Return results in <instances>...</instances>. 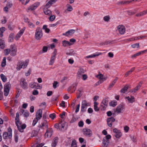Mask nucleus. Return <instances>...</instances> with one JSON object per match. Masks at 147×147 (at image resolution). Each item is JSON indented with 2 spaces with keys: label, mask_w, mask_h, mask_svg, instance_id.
<instances>
[{
  "label": "nucleus",
  "mask_w": 147,
  "mask_h": 147,
  "mask_svg": "<svg viewBox=\"0 0 147 147\" xmlns=\"http://www.w3.org/2000/svg\"><path fill=\"white\" fill-rule=\"evenodd\" d=\"M28 62L29 60L28 59L26 60L24 62L21 61H19L18 62V64L16 67L17 70H20L22 68H26L28 65Z\"/></svg>",
  "instance_id": "nucleus-1"
},
{
  "label": "nucleus",
  "mask_w": 147,
  "mask_h": 147,
  "mask_svg": "<svg viewBox=\"0 0 147 147\" xmlns=\"http://www.w3.org/2000/svg\"><path fill=\"white\" fill-rule=\"evenodd\" d=\"M42 36V33L41 29L39 27L37 28L35 33L36 38L37 40H40Z\"/></svg>",
  "instance_id": "nucleus-2"
},
{
  "label": "nucleus",
  "mask_w": 147,
  "mask_h": 147,
  "mask_svg": "<svg viewBox=\"0 0 147 147\" xmlns=\"http://www.w3.org/2000/svg\"><path fill=\"white\" fill-rule=\"evenodd\" d=\"M111 138V136L110 135H108L103 138L102 144L104 147H107L110 142L109 139Z\"/></svg>",
  "instance_id": "nucleus-3"
},
{
  "label": "nucleus",
  "mask_w": 147,
  "mask_h": 147,
  "mask_svg": "<svg viewBox=\"0 0 147 147\" xmlns=\"http://www.w3.org/2000/svg\"><path fill=\"white\" fill-rule=\"evenodd\" d=\"M11 85L9 82H7L4 86V94L5 96H7L9 94Z\"/></svg>",
  "instance_id": "nucleus-4"
},
{
  "label": "nucleus",
  "mask_w": 147,
  "mask_h": 147,
  "mask_svg": "<svg viewBox=\"0 0 147 147\" xmlns=\"http://www.w3.org/2000/svg\"><path fill=\"white\" fill-rule=\"evenodd\" d=\"M108 103V100L107 99H103L100 104V109L102 110H105L107 106Z\"/></svg>",
  "instance_id": "nucleus-5"
},
{
  "label": "nucleus",
  "mask_w": 147,
  "mask_h": 147,
  "mask_svg": "<svg viewBox=\"0 0 147 147\" xmlns=\"http://www.w3.org/2000/svg\"><path fill=\"white\" fill-rule=\"evenodd\" d=\"M21 122L19 123H16V124L18 127V130L21 132H23L24 129H25L26 127V125L25 124H21Z\"/></svg>",
  "instance_id": "nucleus-6"
},
{
  "label": "nucleus",
  "mask_w": 147,
  "mask_h": 147,
  "mask_svg": "<svg viewBox=\"0 0 147 147\" xmlns=\"http://www.w3.org/2000/svg\"><path fill=\"white\" fill-rule=\"evenodd\" d=\"M57 50L56 49H55L53 53H52V56L49 61V65H52L53 64L56 58V56L57 55Z\"/></svg>",
  "instance_id": "nucleus-7"
},
{
  "label": "nucleus",
  "mask_w": 147,
  "mask_h": 147,
  "mask_svg": "<svg viewBox=\"0 0 147 147\" xmlns=\"http://www.w3.org/2000/svg\"><path fill=\"white\" fill-rule=\"evenodd\" d=\"M125 108L124 105L123 104H121L117 107L116 112L118 113H122L123 112Z\"/></svg>",
  "instance_id": "nucleus-8"
},
{
  "label": "nucleus",
  "mask_w": 147,
  "mask_h": 147,
  "mask_svg": "<svg viewBox=\"0 0 147 147\" xmlns=\"http://www.w3.org/2000/svg\"><path fill=\"white\" fill-rule=\"evenodd\" d=\"M20 84L21 87L24 89L28 88V84L25 79L22 78L20 80Z\"/></svg>",
  "instance_id": "nucleus-9"
},
{
  "label": "nucleus",
  "mask_w": 147,
  "mask_h": 147,
  "mask_svg": "<svg viewBox=\"0 0 147 147\" xmlns=\"http://www.w3.org/2000/svg\"><path fill=\"white\" fill-rule=\"evenodd\" d=\"M11 129L10 128V131H9L8 133L7 132H4L3 134V138L4 139L7 138L10 139L12 137Z\"/></svg>",
  "instance_id": "nucleus-10"
},
{
  "label": "nucleus",
  "mask_w": 147,
  "mask_h": 147,
  "mask_svg": "<svg viewBox=\"0 0 147 147\" xmlns=\"http://www.w3.org/2000/svg\"><path fill=\"white\" fill-rule=\"evenodd\" d=\"M88 105V103L86 100H83L82 103L81 111L82 112L85 111H86L87 106Z\"/></svg>",
  "instance_id": "nucleus-11"
},
{
  "label": "nucleus",
  "mask_w": 147,
  "mask_h": 147,
  "mask_svg": "<svg viewBox=\"0 0 147 147\" xmlns=\"http://www.w3.org/2000/svg\"><path fill=\"white\" fill-rule=\"evenodd\" d=\"M11 49L10 51L11 55L12 56H14L16 55L17 52V49L15 45L13 44L10 46Z\"/></svg>",
  "instance_id": "nucleus-12"
},
{
  "label": "nucleus",
  "mask_w": 147,
  "mask_h": 147,
  "mask_svg": "<svg viewBox=\"0 0 147 147\" xmlns=\"http://www.w3.org/2000/svg\"><path fill=\"white\" fill-rule=\"evenodd\" d=\"M117 30L121 34H123L125 32V28L124 26L119 25L117 27Z\"/></svg>",
  "instance_id": "nucleus-13"
},
{
  "label": "nucleus",
  "mask_w": 147,
  "mask_h": 147,
  "mask_svg": "<svg viewBox=\"0 0 147 147\" xmlns=\"http://www.w3.org/2000/svg\"><path fill=\"white\" fill-rule=\"evenodd\" d=\"M29 86L30 87L35 89H40L42 88L41 86L39 85L38 83L35 82H31L30 83Z\"/></svg>",
  "instance_id": "nucleus-14"
},
{
  "label": "nucleus",
  "mask_w": 147,
  "mask_h": 147,
  "mask_svg": "<svg viewBox=\"0 0 147 147\" xmlns=\"http://www.w3.org/2000/svg\"><path fill=\"white\" fill-rule=\"evenodd\" d=\"M82 131L84 134L85 136L90 137L92 135V132L89 129L84 128L83 129Z\"/></svg>",
  "instance_id": "nucleus-15"
},
{
  "label": "nucleus",
  "mask_w": 147,
  "mask_h": 147,
  "mask_svg": "<svg viewBox=\"0 0 147 147\" xmlns=\"http://www.w3.org/2000/svg\"><path fill=\"white\" fill-rule=\"evenodd\" d=\"M113 131L115 133V136L117 138H119L122 136V133L120 131L116 128L113 129Z\"/></svg>",
  "instance_id": "nucleus-16"
},
{
  "label": "nucleus",
  "mask_w": 147,
  "mask_h": 147,
  "mask_svg": "<svg viewBox=\"0 0 147 147\" xmlns=\"http://www.w3.org/2000/svg\"><path fill=\"white\" fill-rule=\"evenodd\" d=\"M85 71L83 68H80L78 71L77 74V77L78 78H80L82 76L83 74L85 73Z\"/></svg>",
  "instance_id": "nucleus-17"
},
{
  "label": "nucleus",
  "mask_w": 147,
  "mask_h": 147,
  "mask_svg": "<svg viewBox=\"0 0 147 147\" xmlns=\"http://www.w3.org/2000/svg\"><path fill=\"white\" fill-rule=\"evenodd\" d=\"M53 131L51 128L48 129L45 134V136L47 137H50L53 134Z\"/></svg>",
  "instance_id": "nucleus-18"
},
{
  "label": "nucleus",
  "mask_w": 147,
  "mask_h": 147,
  "mask_svg": "<svg viewBox=\"0 0 147 147\" xmlns=\"http://www.w3.org/2000/svg\"><path fill=\"white\" fill-rule=\"evenodd\" d=\"M40 4V3L39 2L35 3L30 6L28 9V10H34L36 9L39 5Z\"/></svg>",
  "instance_id": "nucleus-19"
},
{
  "label": "nucleus",
  "mask_w": 147,
  "mask_h": 147,
  "mask_svg": "<svg viewBox=\"0 0 147 147\" xmlns=\"http://www.w3.org/2000/svg\"><path fill=\"white\" fill-rule=\"evenodd\" d=\"M115 121V119L113 117H111L108 118L107 120L108 125L110 127H111L112 125V123Z\"/></svg>",
  "instance_id": "nucleus-20"
},
{
  "label": "nucleus",
  "mask_w": 147,
  "mask_h": 147,
  "mask_svg": "<svg viewBox=\"0 0 147 147\" xmlns=\"http://www.w3.org/2000/svg\"><path fill=\"white\" fill-rule=\"evenodd\" d=\"M42 111L40 109H39L36 113V118L39 120L42 117Z\"/></svg>",
  "instance_id": "nucleus-21"
},
{
  "label": "nucleus",
  "mask_w": 147,
  "mask_h": 147,
  "mask_svg": "<svg viewBox=\"0 0 147 147\" xmlns=\"http://www.w3.org/2000/svg\"><path fill=\"white\" fill-rule=\"evenodd\" d=\"M25 30V28H23L22 29L20 30V32L16 35L15 39L16 40H18L20 38V36L22 35L24 33V30Z\"/></svg>",
  "instance_id": "nucleus-22"
},
{
  "label": "nucleus",
  "mask_w": 147,
  "mask_h": 147,
  "mask_svg": "<svg viewBox=\"0 0 147 147\" xmlns=\"http://www.w3.org/2000/svg\"><path fill=\"white\" fill-rule=\"evenodd\" d=\"M75 31L74 30L71 29L69 30L68 31L66 32L65 33H63V35L68 36H69L73 34L75 32Z\"/></svg>",
  "instance_id": "nucleus-23"
},
{
  "label": "nucleus",
  "mask_w": 147,
  "mask_h": 147,
  "mask_svg": "<svg viewBox=\"0 0 147 147\" xmlns=\"http://www.w3.org/2000/svg\"><path fill=\"white\" fill-rule=\"evenodd\" d=\"M57 0H51L49 1L46 5L45 7L48 8L51 5L55 3Z\"/></svg>",
  "instance_id": "nucleus-24"
},
{
  "label": "nucleus",
  "mask_w": 147,
  "mask_h": 147,
  "mask_svg": "<svg viewBox=\"0 0 147 147\" xmlns=\"http://www.w3.org/2000/svg\"><path fill=\"white\" fill-rule=\"evenodd\" d=\"M48 125L47 123V121L46 120H44L43 123L39 125V127L43 129V127H45V128H48Z\"/></svg>",
  "instance_id": "nucleus-25"
},
{
  "label": "nucleus",
  "mask_w": 147,
  "mask_h": 147,
  "mask_svg": "<svg viewBox=\"0 0 147 147\" xmlns=\"http://www.w3.org/2000/svg\"><path fill=\"white\" fill-rule=\"evenodd\" d=\"M142 83L140 82L134 88L132 89L131 92H132L135 93L136 91L138 90L140 88L142 85Z\"/></svg>",
  "instance_id": "nucleus-26"
},
{
  "label": "nucleus",
  "mask_w": 147,
  "mask_h": 147,
  "mask_svg": "<svg viewBox=\"0 0 147 147\" xmlns=\"http://www.w3.org/2000/svg\"><path fill=\"white\" fill-rule=\"evenodd\" d=\"M44 12L45 14L48 16H50L52 14V12L48 8L44 7L43 9Z\"/></svg>",
  "instance_id": "nucleus-27"
},
{
  "label": "nucleus",
  "mask_w": 147,
  "mask_h": 147,
  "mask_svg": "<svg viewBox=\"0 0 147 147\" xmlns=\"http://www.w3.org/2000/svg\"><path fill=\"white\" fill-rule=\"evenodd\" d=\"M96 77L101 80L99 81L97 83H99L100 82V83L101 84L103 81V80H102L103 79H104V80H105V78H103V75L101 74H99L98 75H97Z\"/></svg>",
  "instance_id": "nucleus-28"
},
{
  "label": "nucleus",
  "mask_w": 147,
  "mask_h": 147,
  "mask_svg": "<svg viewBox=\"0 0 147 147\" xmlns=\"http://www.w3.org/2000/svg\"><path fill=\"white\" fill-rule=\"evenodd\" d=\"M125 98L127 99L130 103H132L135 101V98L133 96H130L126 97Z\"/></svg>",
  "instance_id": "nucleus-29"
},
{
  "label": "nucleus",
  "mask_w": 147,
  "mask_h": 147,
  "mask_svg": "<svg viewBox=\"0 0 147 147\" xmlns=\"http://www.w3.org/2000/svg\"><path fill=\"white\" fill-rule=\"evenodd\" d=\"M58 140V138L57 137H56L54 139L51 144L52 147H55L56 146L57 144Z\"/></svg>",
  "instance_id": "nucleus-30"
},
{
  "label": "nucleus",
  "mask_w": 147,
  "mask_h": 147,
  "mask_svg": "<svg viewBox=\"0 0 147 147\" xmlns=\"http://www.w3.org/2000/svg\"><path fill=\"white\" fill-rule=\"evenodd\" d=\"M118 79V78L116 77L115 78V79L110 84L108 88L109 90H110L111 89V88L114 86V85Z\"/></svg>",
  "instance_id": "nucleus-31"
},
{
  "label": "nucleus",
  "mask_w": 147,
  "mask_h": 147,
  "mask_svg": "<svg viewBox=\"0 0 147 147\" xmlns=\"http://www.w3.org/2000/svg\"><path fill=\"white\" fill-rule=\"evenodd\" d=\"M66 123L61 122L59 123V125L60 126V130L61 131L64 129V127H65Z\"/></svg>",
  "instance_id": "nucleus-32"
},
{
  "label": "nucleus",
  "mask_w": 147,
  "mask_h": 147,
  "mask_svg": "<svg viewBox=\"0 0 147 147\" xmlns=\"http://www.w3.org/2000/svg\"><path fill=\"white\" fill-rule=\"evenodd\" d=\"M5 47V44L4 41L1 39H0V48L3 49Z\"/></svg>",
  "instance_id": "nucleus-33"
},
{
  "label": "nucleus",
  "mask_w": 147,
  "mask_h": 147,
  "mask_svg": "<svg viewBox=\"0 0 147 147\" xmlns=\"http://www.w3.org/2000/svg\"><path fill=\"white\" fill-rule=\"evenodd\" d=\"M62 43L64 47H66L68 46H70L72 44L69 42L65 40L63 41L62 42Z\"/></svg>",
  "instance_id": "nucleus-34"
},
{
  "label": "nucleus",
  "mask_w": 147,
  "mask_h": 147,
  "mask_svg": "<svg viewBox=\"0 0 147 147\" xmlns=\"http://www.w3.org/2000/svg\"><path fill=\"white\" fill-rule=\"evenodd\" d=\"M21 112L23 114L24 116L25 117H27L29 115V112L26 110L24 111V110H22L21 111Z\"/></svg>",
  "instance_id": "nucleus-35"
},
{
  "label": "nucleus",
  "mask_w": 147,
  "mask_h": 147,
  "mask_svg": "<svg viewBox=\"0 0 147 147\" xmlns=\"http://www.w3.org/2000/svg\"><path fill=\"white\" fill-rule=\"evenodd\" d=\"M146 14H147V9L146 10L144 11H143L137 14L136 16L138 17L141 16Z\"/></svg>",
  "instance_id": "nucleus-36"
},
{
  "label": "nucleus",
  "mask_w": 147,
  "mask_h": 147,
  "mask_svg": "<svg viewBox=\"0 0 147 147\" xmlns=\"http://www.w3.org/2000/svg\"><path fill=\"white\" fill-rule=\"evenodd\" d=\"M101 54V53H98L97 54H92V55H89L88 56H87L86 57L87 58H93V57H95L96 56H98L99 55Z\"/></svg>",
  "instance_id": "nucleus-37"
},
{
  "label": "nucleus",
  "mask_w": 147,
  "mask_h": 147,
  "mask_svg": "<svg viewBox=\"0 0 147 147\" xmlns=\"http://www.w3.org/2000/svg\"><path fill=\"white\" fill-rule=\"evenodd\" d=\"M135 67H134L131 69L130 70L127 72L125 74V77L127 76L128 75L131 74V73L135 70Z\"/></svg>",
  "instance_id": "nucleus-38"
},
{
  "label": "nucleus",
  "mask_w": 147,
  "mask_h": 147,
  "mask_svg": "<svg viewBox=\"0 0 147 147\" xmlns=\"http://www.w3.org/2000/svg\"><path fill=\"white\" fill-rule=\"evenodd\" d=\"M98 103L95 102L94 103V109L96 111H98L99 110V108L97 107Z\"/></svg>",
  "instance_id": "nucleus-39"
},
{
  "label": "nucleus",
  "mask_w": 147,
  "mask_h": 147,
  "mask_svg": "<svg viewBox=\"0 0 147 147\" xmlns=\"http://www.w3.org/2000/svg\"><path fill=\"white\" fill-rule=\"evenodd\" d=\"M128 88V86L127 85H125L121 90L120 92L121 93H124L127 91Z\"/></svg>",
  "instance_id": "nucleus-40"
},
{
  "label": "nucleus",
  "mask_w": 147,
  "mask_h": 147,
  "mask_svg": "<svg viewBox=\"0 0 147 147\" xmlns=\"http://www.w3.org/2000/svg\"><path fill=\"white\" fill-rule=\"evenodd\" d=\"M117 104V102L116 100H113L110 102L109 103V105L110 106L114 107L116 106Z\"/></svg>",
  "instance_id": "nucleus-41"
},
{
  "label": "nucleus",
  "mask_w": 147,
  "mask_h": 147,
  "mask_svg": "<svg viewBox=\"0 0 147 147\" xmlns=\"http://www.w3.org/2000/svg\"><path fill=\"white\" fill-rule=\"evenodd\" d=\"M20 115L18 113H16V116L15 118V123H19L21 122L19 120Z\"/></svg>",
  "instance_id": "nucleus-42"
},
{
  "label": "nucleus",
  "mask_w": 147,
  "mask_h": 147,
  "mask_svg": "<svg viewBox=\"0 0 147 147\" xmlns=\"http://www.w3.org/2000/svg\"><path fill=\"white\" fill-rule=\"evenodd\" d=\"M5 30V28L4 27H2L0 28V37H2L3 36V33Z\"/></svg>",
  "instance_id": "nucleus-43"
},
{
  "label": "nucleus",
  "mask_w": 147,
  "mask_h": 147,
  "mask_svg": "<svg viewBox=\"0 0 147 147\" xmlns=\"http://www.w3.org/2000/svg\"><path fill=\"white\" fill-rule=\"evenodd\" d=\"M0 77L3 82H5L7 80L6 77L3 74H1L0 75Z\"/></svg>",
  "instance_id": "nucleus-44"
},
{
  "label": "nucleus",
  "mask_w": 147,
  "mask_h": 147,
  "mask_svg": "<svg viewBox=\"0 0 147 147\" xmlns=\"http://www.w3.org/2000/svg\"><path fill=\"white\" fill-rule=\"evenodd\" d=\"M14 34L13 33H11L9 35V42H12L13 41V37Z\"/></svg>",
  "instance_id": "nucleus-45"
},
{
  "label": "nucleus",
  "mask_w": 147,
  "mask_h": 147,
  "mask_svg": "<svg viewBox=\"0 0 147 147\" xmlns=\"http://www.w3.org/2000/svg\"><path fill=\"white\" fill-rule=\"evenodd\" d=\"M47 25H44L43 26L42 29L45 30V32H46L49 33L50 31V30L49 28H47Z\"/></svg>",
  "instance_id": "nucleus-46"
},
{
  "label": "nucleus",
  "mask_w": 147,
  "mask_h": 147,
  "mask_svg": "<svg viewBox=\"0 0 147 147\" xmlns=\"http://www.w3.org/2000/svg\"><path fill=\"white\" fill-rule=\"evenodd\" d=\"M6 58L4 57L1 63V66L3 67H4L6 65Z\"/></svg>",
  "instance_id": "nucleus-47"
},
{
  "label": "nucleus",
  "mask_w": 147,
  "mask_h": 147,
  "mask_svg": "<svg viewBox=\"0 0 147 147\" xmlns=\"http://www.w3.org/2000/svg\"><path fill=\"white\" fill-rule=\"evenodd\" d=\"M28 26L30 28H34L35 27V25L30 22H28Z\"/></svg>",
  "instance_id": "nucleus-48"
},
{
  "label": "nucleus",
  "mask_w": 147,
  "mask_h": 147,
  "mask_svg": "<svg viewBox=\"0 0 147 147\" xmlns=\"http://www.w3.org/2000/svg\"><path fill=\"white\" fill-rule=\"evenodd\" d=\"M55 18V16L52 14L50 16V17L49 18V20L50 21H54Z\"/></svg>",
  "instance_id": "nucleus-49"
},
{
  "label": "nucleus",
  "mask_w": 147,
  "mask_h": 147,
  "mask_svg": "<svg viewBox=\"0 0 147 147\" xmlns=\"http://www.w3.org/2000/svg\"><path fill=\"white\" fill-rule=\"evenodd\" d=\"M11 50L9 49H7L4 50V53L6 55H8L10 52Z\"/></svg>",
  "instance_id": "nucleus-50"
},
{
  "label": "nucleus",
  "mask_w": 147,
  "mask_h": 147,
  "mask_svg": "<svg viewBox=\"0 0 147 147\" xmlns=\"http://www.w3.org/2000/svg\"><path fill=\"white\" fill-rule=\"evenodd\" d=\"M141 52H138L136 54H135L131 56V58H136L137 56L140 55L141 54Z\"/></svg>",
  "instance_id": "nucleus-51"
},
{
  "label": "nucleus",
  "mask_w": 147,
  "mask_h": 147,
  "mask_svg": "<svg viewBox=\"0 0 147 147\" xmlns=\"http://www.w3.org/2000/svg\"><path fill=\"white\" fill-rule=\"evenodd\" d=\"M110 19V16H105L103 18V20L105 22H108Z\"/></svg>",
  "instance_id": "nucleus-52"
},
{
  "label": "nucleus",
  "mask_w": 147,
  "mask_h": 147,
  "mask_svg": "<svg viewBox=\"0 0 147 147\" xmlns=\"http://www.w3.org/2000/svg\"><path fill=\"white\" fill-rule=\"evenodd\" d=\"M131 47L133 48H138L139 47V43H136L135 44L132 45H131Z\"/></svg>",
  "instance_id": "nucleus-53"
},
{
  "label": "nucleus",
  "mask_w": 147,
  "mask_h": 147,
  "mask_svg": "<svg viewBox=\"0 0 147 147\" xmlns=\"http://www.w3.org/2000/svg\"><path fill=\"white\" fill-rule=\"evenodd\" d=\"M78 119V118H77L75 117L74 116H73L70 121V123H73L74 122L77 121Z\"/></svg>",
  "instance_id": "nucleus-54"
},
{
  "label": "nucleus",
  "mask_w": 147,
  "mask_h": 147,
  "mask_svg": "<svg viewBox=\"0 0 147 147\" xmlns=\"http://www.w3.org/2000/svg\"><path fill=\"white\" fill-rule=\"evenodd\" d=\"M111 43V42L110 41H105L104 42L102 43H101V44H102V45H108L109 44H110Z\"/></svg>",
  "instance_id": "nucleus-55"
},
{
  "label": "nucleus",
  "mask_w": 147,
  "mask_h": 147,
  "mask_svg": "<svg viewBox=\"0 0 147 147\" xmlns=\"http://www.w3.org/2000/svg\"><path fill=\"white\" fill-rule=\"evenodd\" d=\"M21 92H22L21 90H20V89L18 90V91L17 94L16 96V98H18L19 97Z\"/></svg>",
  "instance_id": "nucleus-56"
},
{
  "label": "nucleus",
  "mask_w": 147,
  "mask_h": 147,
  "mask_svg": "<svg viewBox=\"0 0 147 147\" xmlns=\"http://www.w3.org/2000/svg\"><path fill=\"white\" fill-rule=\"evenodd\" d=\"M49 117L52 119H54L56 117L55 114L54 113L51 114L49 115Z\"/></svg>",
  "instance_id": "nucleus-57"
},
{
  "label": "nucleus",
  "mask_w": 147,
  "mask_h": 147,
  "mask_svg": "<svg viewBox=\"0 0 147 147\" xmlns=\"http://www.w3.org/2000/svg\"><path fill=\"white\" fill-rule=\"evenodd\" d=\"M38 92L36 90H34L32 92V94L35 95H37L38 94Z\"/></svg>",
  "instance_id": "nucleus-58"
},
{
  "label": "nucleus",
  "mask_w": 147,
  "mask_h": 147,
  "mask_svg": "<svg viewBox=\"0 0 147 147\" xmlns=\"http://www.w3.org/2000/svg\"><path fill=\"white\" fill-rule=\"evenodd\" d=\"M58 83L57 81H54L53 84V87L54 88H56L57 85H58Z\"/></svg>",
  "instance_id": "nucleus-59"
},
{
  "label": "nucleus",
  "mask_w": 147,
  "mask_h": 147,
  "mask_svg": "<svg viewBox=\"0 0 147 147\" xmlns=\"http://www.w3.org/2000/svg\"><path fill=\"white\" fill-rule=\"evenodd\" d=\"M39 120L37 119L36 118H35L34 119L33 121V123H32V125L33 126H34L36 125V123L38 122V121Z\"/></svg>",
  "instance_id": "nucleus-60"
},
{
  "label": "nucleus",
  "mask_w": 147,
  "mask_h": 147,
  "mask_svg": "<svg viewBox=\"0 0 147 147\" xmlns=\"http://www.w3.org/2000/svg\"><path fill=\"white\" fill-rule=\"evenodd\" d=\"M46 103L45 102H43L41 103L40 105V106L41 107H43L44 108H45L46 106Z\"/></svg>",
  "instance_id": "nucleus-61"
},
{
  "label": "nucleus",
  "mask_w": 147,
  "mask_h": 147,
  "mask_svg": "<svg viewBox=\"0 0 147 147\" xmlns=\"http://www.w3.org/2000/svg\"><path fill=\"white\" fill-rule=\"evenodd\" d=\"M60 106L63 107H65V103L64 101H62L61 102L60 104Z\"/></svg>",
  "instance_id": "nucleus-62"
},
{
  "label": "nucleus",
  "mask_w": 147,
  "mask_h": 147,
  "mask_svg": "<svg viewBox=\"0 0 147 147\" xmlns=\"http://www.w3.org/2000/svg\"><path fill=\"white\" fill-rule=\"evenodd\" d=\"M82 76V79L84 80H86L87 78V76L86 74H83Z\"/></svg>",
  "instance_id": "nucleus-63"
},
{
  "label": "nucleus",
  "mask_w": 147,
  "mask_h": 147,
  "mask_svg": "<svg viewBox=\"0 0 147 147\" xmlns=\"http://www.w3.org/2000/svg\"><path fill=\"white\" fill-rule=\"evenodd\" d=\"M84 123L82 121H80L79 122L78 125L80 127H82L83 126Z\"/></svg>",
  "instance_id": "nucleus-64"
}]
</instances>
